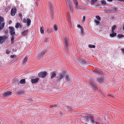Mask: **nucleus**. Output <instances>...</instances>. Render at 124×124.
<instances>
[{"label": "nucleus", "instance_id": "nucleus-51", "mask_svg": "<svg viewBox=\"0 0 124 124\" xmlns=\"http://www.w3.org/2000/svg\"><path fill=\"white\" fill-rule=\"evenodd\" d=\"M14 57V55H11L10 56V57L11 58H13Z\"/></svg>", "mask_w": 124, "mask_h": 124}, {"label": "nucleus", "instance_id": "nucleus-13", "mask_svg": "<svg viewBox=\"0 0 124 124\" xmlns=\"http://www.w3.org/2000/svg\"><path fill=\"white\" fill-rule=\"evenodd\" d=\"M12 92L11 91L6 92L3 93V95L5 96L8 95H10L12 94Z\"/></svg>", "mask_w": 124, "mask_h": 124}, {"label": "nucleus", "instance_id": "nucleus-5", "mask_svg": "<svg viewBox=\"0 0 124 124\" xmlns=\"http://www.w3.org/2000/svg\"><path fill=\"white\" fill-rule=\"evenodd\" d=\"M47 74V73L46 71L41 72L38 74V77L40 78H44Z\"/></svg>", "mask_w": 124, "mask_h": 124}, {"label": "nucleus", "instance_id": "nucleus-6", "mask_svg": "<svg viewBox=\"0 0 124 124\" xmlns=\"http://www.w3.org/2000/svg\"><path fill=\"white\" fill-rule=\"evenodd\" d=\"M67 5L70 10H73L72 5L70 0H66V1Z\"/></svg>", "mask_w": 124, "mask_h": 124}, {"label": "nucleus", "instance_id": "nucleus-18", "mask_svg": "<svg viewBox=\"0 0 124 124\" xmlns=\"http://www.w3.org/2000/svg\"><path fill=\"white\" fill-rule=\"evenodd\" d=\"M40 32L41 33L43 34L44 33V28L43 27H41L40 28Z\"/></svg>", "mask_w": 124, "mask_h": 124}, {"label": "nucleus", "instance_id": "nucleus-34", "mask_svg": "<svg viewBox=\"0 0 124 124\" xmlns=\"http://www.w3.org/2000/svg\"><path fill=\"white\" fill-rule=\"evenodd\" d=\"M90 84L92 85L93 87H95V88H96L95 86L94 85V84L93 83H92L91 82H90Z\"/></svg>", "mask_w": 124, "mask_h": 124}, {"label": "nucleus", "instance_id": "nucleus-47", "mask_svg": "<svg viewBox=\"0 0 124 124\" xmlns=\"http://www.w3.org/2000/svg\"><path fill=\"white\" fill-rule=\"evenodd\" d=\"M121 50L122 51V52L124 54V48L121 49Z\"/></svg>", "mask_w": 124, "mask_h": 124}, {"label": "nucleus", "instance_id": "nucleus-27", "mask_svg": "<svg viewBox=\"0 0 124 124\" xmlns=\"http://www.w3.org/2000/svg\"><path fill=\"white\" fill-rule=\"evenodd\" d=\"M117 37L119 38H122L123 37H124V35L121 34H119L117 36Z\"/></svg>", "mask_w": 124, "mask_h": 124}, {"label": "nucleus", "instance_id": "nucleus-24", "mask_svg": "<svg viewBox=\"0 0 124 124\" xmlns=\"http://www.w3.org/2000/svg\"><path fill=\"white\" fill-rule=\"evenodd\" d=\"M57 106V105L56 104H52L50 106V108H55Z\"/></svg>", "mask_w": 124, "mask_h": 124}, {"label": "nucleus", "instance_id": "nucleus-45", "mask_svg": "<svg viewBox=\"0 0 124 124\" xmlns=\"http://www.w3.org/2000/svg\"><path fill=\"white\" fill-rule=\"evenodd\" d=\"M27 101L28 102H29V101H32L33 100L31 99H28L27 100Z\"/></svg>", "mask_w": 124, "mask_h": 124}, {"label": "nucleus", "instance_id": "nucleus-15", "mask_svg": "<svg viewBox=\"0 0 124 124\" xmlns=\"http://www.w3.org/2000/svg\"><path fill=\"white\" fill-rule=\"evenodd\" d=\"M22 25L20 23H16V24L15 26V27L16 28H18L19 27H21Z\"/></svg>", "mask_w": 124, "mask_h": 124}, {"label": "nucleus", "instance_id": "nucleus-35", "mask_svg": "<svg viewBox=\"0 0 124 124\" xmlns=\"http://www.w3.org/2000/svg\"><path fill=\"white\" fill-rule=\"evenodd\" d=\"M116 25H114L112 27V30H115L116 29Z\"/></svg>", "mask_w": 124, "mask_h": 124}, {"label": "nucleus", "instance_id": "nucleus-48", "mask_svg": "<svg viewBox=\"0 0 124 124\" xmlns=\"http://www.w3.org/2000/svg\"><path fill=\"white\" fill-rule=\"evenodd\" d=\"M90 81H91L92 82H93L94 81V80L92 79H90Z\"/></svg>", "mask_w": 124, "mask_h": 124}, {"label": "nucleus", "instance_id": "nucleus-41", "mask_svg": "<svg viewBox=\"0 0 124 124\" xmlns=\"http://www.w3.org/2000/svg\"><path fill=\"white\" fill-rule=\"evenodd\" d=\"M95 22L97 25L98 24L100 23V22L97 20H95Z\"/></svg>", "mask_w": 124, "mask_h": 124}, {"label": "nucleus", "instance_id": "nucleus-8", "mask_svg": "<svg viewBox=\"0 0 124 124\" xmlns=\"http://www.w3.org/2000/svg\"><path fill=\"white\" fill-rule=\"evenodd\" d=\"M48 3L49 6V7L51 11V13L52 15V16H53L54 12L53 6L52 5V3L50 2H48Z\"/></svg>", "mask_w": 124, "mask_h": 124}, {"label": "nucleus", "instance_id": "nucleus-3", "mask_svg": "<svg viewBox=\"0 0 124 124\" xmlns=\"http://www.w3.org/2000/svg\"><path fill=\"white\" fill-rule=\"evenodd\" d=\"M64 42L65 49L67 50L69 48V39L68 37L65 38H64Z\"/></svg>", "mask_w": 124, "mask_h": 124}, {"label": "nucleus", "instance_id": "nucleus-20", "mask_svg": "<svg viewBox=\"0 0 124 124\" xmlns=\"http://www.w3.org/2000/svg\"><path fill=\"white\" fill-rule=\"evenodd\" d=\"M27 56H26L23 60L22 62L23 63H25L27 61Z\"/></svg>", "mask_w": 124, "mask_h": 124}, {"label": "nucleus", "instance_id": "nucleus-16", "mask_svg": "<svg viewBox=\"0 0 124 124\" xmlns=\"http://www.w3.org/2000/svg\"><path fill=\"white\" fill-rule=\"evenodd\" d=\"M56 74L55 72H53L52 73V75L51 77V79L54 78L56 76Z\"/></svg>", "mask_w": 124, "mask_h": 124}, {"label": "nucleus", "instance_id": "nucleus-17", "mask_svg": "<svg viewBox=\"0 0 124 124\" xmlns=\"http://www.w3.org/2000/svg\"><path fill=\"white\" fill-rule=\"evenodd\" d=\"M20 83L22 84H25V79H21L20 81Z\"/></svg>", "mask_w": 124, "mask_h": 124}, {"label": "nucleus", "instance_id": "nucleus-29", "mask_svg": "<svg viewBox=\"0 0 124 124\" xmlns=\"http://www.w3.org/2000/svg\"><path fill=\"white\" fill-rule=\"evenodd\" d=\"M75 8L77 9H81V8L80 6H78V5H76L75 6Z\"/></svg>", "mask_w": 124, "mask_h": 124}, {"label": "nucleus", "instance_id": "nucleus-49", "mask_svg": "<svg viewBox=\"0 0 124 124\" xmlns=\"http://www.w3.org/2000/svg\"><path fill=\"white\" fill-rule=\"evenodd\" d=\"M12 22V21L11 20H10L9 21V22H8V23L9 24H10Z\"/></svg>", "mask_w": 124, "mask_h": 124}, {"label": "nucleus", "instance_id": "nucleus-10", "mask_svg": "<svg viewBox=\"0 0 124 124\" xmlns=\"http://www.w3.org/2000/svg\"><path fill=\"white\" fill-rule=\"evenodd\" d=\"M7 38V37L6 36H0V44L3 42Z\"/></svg>", "mask_w": 124, "mask_h": 124}, {"label": "nucleus", "instance_id": "nucleus-57", "mask_svg": "<svg viewBox=\"0 0 124 124\" xmlns=\"http://www.w3.org/2000/svg\"><path fill=\"white\" fill-rule=\"evenodd\" d=\"M83 7V8H84V9L85 8V7Z\"/></svg>", "mask_w": 124, "mask_h": 124}, {"label": "nucleus", "instance_id": "nucleus-23", "mask_svg": "<svg viewBox=\"0 0 124 124\" xmlns=\"http://www.w3.org/2000/svg\"><path fill=\"white\" fill-rule=\"evenodd\" d=\"M28 30H24L22 32V34L24 35H25L26 33L27 32Z\"/></svg>", "mask_w": 124, "mask_h": 124}, {"label": "nucleus", "instance_id": "nucleus-43", "mask_svg": "<svg viewBox=\"0 0 124 124\" xmlns=\"http://www.w3.org/2000/svg\"><path fill=\"white\" fill-rule=\"evenodd\" d=\"M92 3H93L97 1V0H91Z\"/></svg>", "mask_w": 124, "mask_h": 124}, {"label": "nucleus", "instance_id": "nucleus-31", "mask_svg": "<svg viewBox=\"0 0 124 124\" xmlns=\"http://www.w3.org/2000/svg\"><path fill=\"white\" fill-rule=\"evenodd\" d=\"M74 3L75 5H78V3L77 0H73Z\"/></svg>", "mask_w": 124, "mask_h": 124}, {"label": "nucleus", "instance_id": "nucleus-46", "mask_svg": "<svg viewBox=\"0 0 124 124\" xmlns=\"http://www.w3.org/2000/svg\"><path fill=\"white\" fill-rule=\"evenodd\" d=\"M91 122L92 123H94V120L93 119H92L91 120Z\"/></svg>", "mask_w": 124, "mask_h": 124}, {"label": "nucleus", "instance_id": "nucleus-4", "mask_svg": "<svg viewBox=\"0 0 124 124\" xmlns=\"http://www.w3.org/2000/svg\"><path fill=\"white\" fill-rule=\"evenodd\" d=\"M23 22V23H25L27 22L26 25L27 26H29L31 24V20L29 18H27L26 20L25 18H24Z\"/></svg>", "mask_w": 124, "mask_h": 124}, {"label": "nucleus", "instance_id": "nucleus-40", "mask_svg": "<svg viewBox=\"0 0 124 124\" xmlns=\"http://www.w3.org/2000/svg\"><path fill=\"white\" fill-rule=\"evenodd\" d=\"M10 52V51L9 50H7L6 51V53L7 54H8Z\"/></svg>", "mask_w": 124, "mask_h": 124}, {"label": "nucleus", "instance_id": "nucleus-56", "mask_svg": "<svg viewBox=\"0 0 124 124\" xmlns=\"http://www.w3.org/2000/svg\"><path fill=\"white\" fill-rule=\"evenodd\" d=\"M123 30H124V26H123Z\"/></svg>", "mask_w": 124, "mask_h": 124}, {"label": "nucleus", "instance_id": "nucleus-42", "mask_svg": "<svg viewBox=\"0 0 124 124\" xmlns=\"http://www.w3.org/2000/svg\"><path fill=\"white\" fill-rule=\"evenodd\" d=\"M77 27L80 28L81 29H82L83 28V27L81 26L80 24H78V25Z\"/></svg>", "mask_w": 124, "mask_h": 124}, {"label": "nucleus", "instance_id": "nucleus-14", "mask_svg": "<svg viewBox=\"0 0 124 124\" xmlns=\"http://www.w3.org/2000/svg\"><path fill=\"white\" fill-rule=\"evenodd\" d=\"M79 61L80 63L84 64H85L87 62L83 59H79Z\"/></svg>", "mask_w": 124, "mask_h": 124}, {"label": "nucleus", "instance_id": "nucleus-55", "mask_svg": "<svg viewBox=\"0 0 124 124\" xmlns=\"http://www.w3.org/2000/svg\"><path fill=\"white\" fill-rule=\"evenodd\" d=\"M108 1H113V0H107Z\"/></svg>", "mask_w": 124, "mask_h": 124}, {"label": "nucleus", "instance_id": "nucleus-30", "mask_svg": "<svg viewBox=\"0 0 124 124\" xmlns=\"http://www.w3.org/2000/svg\"><path fill=\"white\" fill-rule=\"evenodd\" d=\"M12 37L11 39V42H13L14 39L15 37L14 36V35H11Z\"/></svg>", "mask_w": 124, "mask_h": 124}, {"label": "nucleus", "instance_id": "nucleus-54", "mask_svg": "<svg viewBox=\"0 0 124 124\" xmlns=\"http://www.w3.org/2000/svg\"><path fill=\"white\" fill-rule=\"evenodd\" d=\"M118 0V1H122V2H124V0Z\"/></svg>", "mask_w": 124, "mask_h": 124}, {"label": "nucleus", "instance_id": "nucleus-53", "mask_svg": "<svg viewBox=\"0 0 124 124\" xmlns=\"http://www.w3.org/2000/svg\"><path fill=\"white\" fill-rule=\"evenodd\" d=\"M114 30H111V32L112 33H114Z\"/></svg>", "mask_w": 124, "mask_h": 124}, {"label": "nucleus", "instance_id": "nucleus-12", "mask_svg": "<svg viewBox=\"0 0 124 124\" xmlns=\"http://www.w3.org/2000/svg\"><path fill=\"white\" fill-rule=\"evenodd\" d=\"M39 80V78H37L35 79H31V81L32 83L35 84L38 82Z\"/></svg>", "mask_w": 124, "mask_h": 124}, {"label": "nucleus", "instance_id": "nucleus-11", "mask_svg": "<svg viewBox=\"0 0 124 124\" xmlns=\"http://www.w3.org/2000/svg\"><path fill=\"white\" fill-rule=\"evenodd\" d=\"M97 81L100 83H103L104 82V79L103 77L98 78L97 79Z\"/></svg>", "mask_w": 124, "mask_h": 124}, {"label": "nucleus", "instance_id": "nucleus-7", "mask_svg": "<svg viewBox=\"0 0 124 124\" xmlns=\"http://www.w3.org/2000/svg\"><path fill=\"white\" fill-rule=\"evenodd\" d=\"M10 30V33L11 35H14L15 34L14 28L12 26H10L9 27Z\"/></svg>", "mask_w": 124, "mask_h": 124}, {"label": "nucleus", "instance_id": "nucleus-32", "mask_svg": "<svg viewBox=\"0 0 124 124\" xmlns=\"http://www.w3.org/2000/svg\"><path fill=\"white\" fill-rule=\"evenodd\" d=\"M54 30L55 31L57 30H58V27L55 24L54 25Z\"/></svg>", "mask_w": 124, "mask_h": 124}, {"label": "nucleus", "instance_id": "nucleus-19", "mask_svg": "<svg viewBox=\"0 0 124 124\" xmlns=\"http://www.w3.org/2000/svg\"><path fill=\"white\" fill-rule=\"evenodd\" d=\"M116 33H112V34H110L109 35L110 36L112 37L116 36Z\"/></svg>", "mask_w": 124, "mask_h": 124}, {"label": "nucleus", "instance_id": "nucleus-1", "mask_svg": "<svg viewBox=\"0 0 124 124\" xmlns=\"http://www.w3.org/2000/svg\"><path fill=\"white\" fill-rule=\"evenodd\" d=\"M4 21V18L0 16V30L4 28L5 23L3 22Z\"/></svg>", "mask_w": 124, "mask_h": 124}, {"label": "nucleus", "instance_id": "nucleus-22", "mask_svg": "<svg viewBox=\"0 0 124 124\" xmlns=\"http://www.w3.org/2000/svg\"><path fill=\"white\" fill-rule=\"evenodd\" d=\"M44 53L43 52H42L41 54H39V55L38 56L39 58H41L43 54H44Z\"/></svg>", "mask_w": 124, "mask_h": 124}, {"label": "nucleus", "instance_id": "nucleus-36", "mask_svg": "<svg viewBox=\"0 0 124 124\" xmlns=\"http://www.w3.org/2000/svg\"><path fill=\"white\" fill-rule=\"evenodd\" d=\"M18 15L19 16H20L21 19V20H22V14L21 13H19L18 14Z\"/></svg>", "mask_w": 124, "mask_h": 124}, {"label": "nucleus", "instance_id": "nucleus-52", "mask_svg": "<svg viewBox=\"0 0 124 124\" xmlns=\"http://www.w3.org/2000/svg\"><path fill=\"white\" fill-rule=\"evenodd\" d=\"M81 32L82 33H83V29H81Z\"/></svg>", "mask_w": 124, "mask_h": 124}, {"label": "nucleus", "instance_id": "nucleus-50", "mask_svg": "<svg viewBox=\"0 0 124 124\" xmlns=\"http://www.w3.org/2000/svg\"><path fill=\"white\" fill-rule=\"evenodd\" d=\"M48 41V38H46V39H45V42H47Z\"/></svg>", "mask_w": 124, "mask_h": 124}, {"label": "nucleus", "instance_id": "nucleus-38", "mask_svg": "<svg viewBox=\"0 0 124 124\" xmlns=\"http://www.w3.org/2000/svg\"><path fill=\"white\" fill-rule=\"evenodd\" d=\"M94 72L98 74H101V73L99 72V71L98 70L94 71Z\"/></svg>", "mask_w": 124, "mask_h": 124}, {"label": "nucleus", "instance_id": "nucleus-39", "mask_svg": "<svg viewBox=\"0 0 124 124\" xmlns=\"http://www.w3.org/2000/svg\"><path fill=\"white\" fill-rule=\"evenodd\" d=\"M85 16H84L83 17V19L82 20V22H84L85 20Z\"/></svg>", "mask_w": 124, "mask_h": 124}, {"label": "nucleus", "instance_id": "nucleus-25", "mask_svg": "<svg viewBox=\"0 0 124 124\" xmlns=\"http://www.w3.org/2000/svg\"><path fill=\"white\" fill-rule=\"evenodd\" d=\"M88 46L90 48H95V45L91 44L89 45H88Z\"/></svg>", "mask_w": 124, "mask_h": 124}, {"label": "nucleus", "instance_id": "nucleus-2", "mask_svg": "<svg viewBox=\"0 0 124 124\" xmlns=\"http://www.w3.org/2000/svg\"><path fill=\"white\" fill-rule=\"evenodd\" d=\"M66 75L64 72L62 73H60L57 76V79L58 80L62 79H63L65 77Z\"/></svg>", "mask_w": 124, "mask_h": 124}, {"label": "nucleus", "instance_id": "nucleus-37", "mask_svg": "<svg viewBox=\"0 0 124 124\" xmlns=\"http://www.w3.org/2000/svg\"><path fill=\"white\" fill-rule=\"evenodd\" d=\"M114 10H113V12H116L117 10V8H113Z\"/></svg>", "mask_w": 124, "mask_h": 124}, {"label": "nucleus", "instance_id": "nucleus-26", "mask_svg": "<svg viewBox=\"0 0 124 124\" xmlns=\"http://www.w3.org/2000/svg\"><path fill=\"white\" fill-rule=\"evenodd\" d=\"M101 4L103 5H106V3L105 1L104 0H102L101 1Z\"/></svg>", "mask_w": 124, "mask_h": 124}, {"label": "nucleus", "instance_id": "nucleus-44", "mask_svg": "<svg viewBox=\"0 0 124 124\" xmlns=\"http://www.w3.org/2000/svg\"><path fill=\"white\" fill-rule=\"evenodd\" d=\"M107 12H113V10H107Z\"/></svg>", "mask_w": 124, "mask_h": 124}, {"label": "nucleus", "instance_id": "nucleus-28", "mask_svg": "<svg viewBox=\"0 0 124 124\" xmlns=\"http://www.w3.org/2000/svg\"><path fill=\"white\" fill-rule=\"evenodd\" d=\"M17 93L18 94H21L24 93V92L23 91H20L17 92Z\"/></svg>", "mask_w": 124, "mask_h": 124}, {"label": "nucleus", "instance_id": "nucleus-21", "mask_svg": "<svg viewBox=\"0 0 124 124\" xmlns=\"http://www.w3.org/2000/svg\"><path fill=\"white\" fill-rule=\"evenodd\" d=\"M65 78L66 79L67 81L68 82H70L71 80L70 79L69 76L67 75H66L65 76Z\"/></svg>", "mask_w": 124, "mask_h": 124}, {"label": "nucleus", "instance_id": "nucleus-58", "mask_svg": "<svg viewBox=\"0 0 124 124\" xmlns=\"http://www.w3.org/2000/svg\"><path fill=\"white\" fill-rule=\"evenodd\" d=\"M69 108V109H70V108Z\"/></svg>", "mask_w": 124, "mask_h": 124}, {"label": "nucleus", "instance_id": "nucleus-33", "mask_svg": "<svg viewBox=\"0 0 124 124\" xmlns=\"http://www.w3.org/2000/svg\"><path fill=\"white\" fill-rule=\"evenodd\" d=\"M96 18L98 20L100 21L101 18L99 16H97L96 17Z\"/></svg>", "mask_w": 124, "mask_h": 124}, {"label": "nucleus", "instance_id": "nucleus-9", "mask_svg": "<svg viewBox=\"0 0 124 124\" xmlns=\"http://www.w3.org/2000/svg\"><path fill=\"white\" fill-rule=\"evenodd\" d=\"M16 12V8H12L11 9V14L12 16H14Z\"/></svg>", "mask_w": 124, "mask_h": 124}]
</instances>
